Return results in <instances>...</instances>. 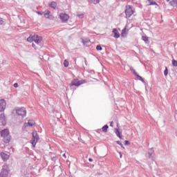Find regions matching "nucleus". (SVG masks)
Returning a JSON list of instances; mask_svg holds the SVG:
<instances>
[{
    "instance_id": "f257e3e1",
    "label": "nucleus",
    "mask_w": 177,
    "mask_h": 177,
    "mask_svg": "<svg viewBox=\"0 0 177 177\" xmlns=\"http://www.w3.org/2000/svg\"><path fill=\"white\" fill-rule=\"evenodd\" d=\"M27 41L28 42H34L32 44V48L37 50V49H39V46H41V43L42 42V37L39 36L38 35H30L27 38Z\"/></svg>"
},
{
    "instance_id": "f03ea898",
    "label": "nucleus",
    "mask_w": 177,
    "mask_h": 177,
    "mask_svg": "<svg viewBox=\"0 0 177 177\" xmlns=\"http://www.w3.org/2000/svg\"><path fill=\"white\" fill-rule=\"evenodd\" d=\"M39 140V136H38V133H37V131H33L32 138L30 140V142L32 145L33 147H35V145H37Z\"/></svg>"
},
{
    "instance_id": "7ed1b4c3",
    "label": "nucleus",
    "mask_w": 177,
    "mask_h": 177,
    "mask_svg": "<svg viewBox=\"0 0 177 177\" xmlns=\"http://www.w3.org/2000/svg\"><path fill=\"white\" fill-rule=\"evenodd\" d=\"M133 13H135V10L132 9V7H131V6H127L125 10L126 18L129 19L131 16L133 15Z\"/></svg>"
},
{
    "instance_id": "20e7f679",
    "label": "nucleus",
    "mask_w": 177,
    "mask_h": 177,
    "mask_svg": "<svg viewBox=\"0 0 177 177\" xmlns=\"http://www.w3.org/2000/svg\"><path fill=\"white\" fill-rule=\"evenodd\" d=\"M16 114L17 115H21V117H25L27 114V110H26V108L24 107H21V108H17L15 109Z\"/></svg>"
},
{
    "instance_id": "39448f33",
    "label": "nucleus",
    "mask_w": 177,
    "mask_h": 177,
    "mask_svg": "<svg viewBox=\"0 0 177 177\" xmlns=\"http://www.w3.org/2000/svg\"><path fill=\"white\" fill-rule=\"evenodd\" d=\"M59 19L62 23H67L70 20V15L64 12H61L59 13Z\"/></svg>"
},
{
    "instance_id": "423d86ee",
    "label": "nucleus",
    "mask_w": 177,
    "mask_h": 177,
    "mask_svg": "<svg viewBox=\"0 0 177 177\" xmlns=\"http://www.w3.org/2000/svg\"><path fill=\"white\" fill-rule=\"evenodd\" d=\"M5 109H6V101L5 100H0V112L5 111Z\"/></svg>"
},
{
    "instance_id": "0eeeda50",
    "label": "nucleus",
    "mask_w": 177,
    "mask_h": 177,
    "mask_svg": "<svg viewBox=\"0 0 177 177\" xmlns=\"http://www.w3.org/2000/svg\"><path fill=\"white\" fill-rule=\"evenodd\" d=\"M84 82L82 81H80L78 80H74L71 83V86H80V85H82Z\"/></svg>"
},
{
    "instance_id": "6e6552de",
    "label": "nucleus",
    "mask_w": 177,
    "mask_h": 177,
    "mask_svg": "<svg viewBox=\"0 0 177 177\" xmlns=\"http://www.w3.org/2000/svg\"><path fill=\"white\" fill-rule=\"evenodd\" d=\"M0 135L1 136V138H5L6 136H8L10 134L9 133V130L7 129H4L3 130H2L0 133Z\"/></svg>"
},
{
    "instance_id": "1a4fd4ad",
    "label": "nucleus",
    "mask_w": 177,
    "mask_h": 177,
    "mask_svg": "<svg viewBox=\"0 0 177 177\" xmlns=\"http://www.w3.org/2000/svg\"><path fill=\"white\" fill-rule=\"evenodd\" d=\"M0 156L3 160V161H8V160H9V155H8L7 153H6L5 152H1L0 153Z\"/></svg>"
},
{
    "instance_id": "9d476101",
    "label": "nucleus",
    "mask_w": 177,
    "mask_h": 177,
    "mask_svg": "<svg viewBox=\"0 0 177 177\" xmlns=\"http://www.w3.org/2000/svg\"><path fill=\"white\" fill-rule=\"evenodd\" d=\"M8 169L3 167L2 169V171L0 173V177H8Z\"/></svg>"
},
{
    "instance_id": "9b49d317",
    "label": "nucleus",
    "mask_w": 177,
    "mask_h": 177,
    "mask_svg": "<svg viewBox=\"0 0 177 177\" xmlns=\"http://www.w3.org/2000/svg\"><path fill=\"white\" fill-rule=\"evenodd\" d=\"M112 34H113L114 38L118 39L120 37V32H118V30H117V28L113 29Z\"/></svg>"
},
{
    "instance_id": "f8f14e48",
    "label": "nucleus",
    "mask_w": 177,
    "mask_h": 177,
    "mask_svg": "<svg viewBox=\"0 0 177 177\" xmlns=\"http://www.w3.org/2000/svg\"><path fill=\"white\" fill-rule=\"evenodd\" d=\"M10 139H12L10 135H8L6 137H3V141L4 142V143H9L10 142Z\"/></svg>"
},
{
    "instance_id": "ddd939ff",
    "label": "nucleus",
    "mask_w": 177,
    "mask_h": 177,
    "mask_svg": "<svg viewBox=\"0 0 177 177\" xmlns=\"http://www.w3.org/2000/svg\"><path fill=\"white\" fill-rule=\"evenodd\" d=\"M48 6L50 8H52V9H56L57 8V3L56 1H51L49 4Z\"/></svg>"
},
{
    "instance_id": "4468645a",
    "label": "nucleus",
    "mask_w": 177,
    "mask_h": 177,
    "mask_svg": "<svg viewBox=\"0 0 177 177\" xmlns=\"http://www.w3.org/2000/svg\"><path fill=\"white\" fill-rule=\"evenodd\" d=\"M147 3L148 6H150L151 5H153V6H158V5L153 0H147Z\"/></svg>"
},
{
    "instance_id": "2eb2a0df",
    "label": "nucleus",
    "mask_w": 177,
    "mask_h": 177,
    "mask_svg": "<svg viewBox=\"0 0 177 177\" xmlns=\"http://www.w3.org/2000/svg\"><path fill=\"white\" fill-rule=\"evenodd\" d=\"M127 32H128V29L125 27L122 30L121 37H125V35H127Z\"/></svg>"
},
{
    "instance_id": "dca6fc26",
    "label": "nucleus",
    "mask_w": 177,
    "mask_h": 177,
    "mask_svg": "<svg viewBox=\"0 0 177 177\" xmlns=\"http://www.w3.org/2000/svg\"><path fill=\"white\" fill-rule=\"evenodd\" d=\"M115 133H116V136H118V138H119L120 139H122V136H121V132H120V129H115Z\"/></svg>"
},
{
    "instance_id": "f3484780",
    "label": "nucleus",
    "mask_w": 177,
    "mask_h": 177,
    "mask_svg": "<svg viewBox=\"0 0 177 177\" xmlns=\"http://www.w3.org/2000/svg\"><path fill=\"white\" fill-rule=\"evenodd\" d=\"M44 17H46V19H50V11L46 10L44 13Z\"/></svg>"
},
{
    "instance_id": "a211bd4d",
    "label": "nucleus",
    "mask_w": 177,
    "mask_h": 177,
    "mask_svg": "<svg viewBox=\"0 0 177 177\" xmlns=\"http://www.w3.org/2000/svg\"><path fill=\"white\" fill-rule=\"evenodd\" d=\"M169 3L171 6L175 8V6H177V0H170Z\"/></svg>"
},
{
    "instance_id": "6ab92c4d",
    "label": "nucleus",
    "mask_w": 177,
    "mask_h": 177,
    "mask_svg": "<svg viewBox=\"0 0 177 177\" xmlns=\"http://www.w3.org/2000/svg\"><path fill=\"white\" fill-rule=\"evenodd\" d=\"M0 121L3 122H6V118H5V114L1 113L0 115Z\"/></svg>"
},
{
    "instance_id": "aec40b11",
    "label": "nucleus",
    "mask_w": 177,
    "mask_h": 177,
    "mask_svg": "<svg viewBox=\"0 0 177 177\" xmlns=\"http://www.w3.org/2000/svg\"><path fill=\"white\" fill-rule=\"evenodd\" d=\"M142 41H144V42H145L146 44H147V42H149V37L147 36H142Z\"/></svg>"
},
{
    "instance_id": "412c9836",
    "label": "nucleus",
    "mask_w": 177,
    "mask_h": 177,
    "mask_svg": "<svg viewBox=\"0 0 177 177\" xmlns=\"http://www.w3.org/2000/svg\"><path fill=\"white\" fill-rule=\"evenodd\" d=\"M107 129H109V126L107 124L104 125L102 128V132H107Z\"/></svg>"
},
{
    "instance_id": "4be33fe9",
    "label": "nucleus",
    "mask_w": 177,
    "mask_h": 177,
    "mask_svg": "<svg viewBox=\"0 0 177 177\" xmlns=\"http://www.w3.org/2000/svg\"><path fill=\"white\" fill-rule=\"evenodd\" d=\"M28 124L29 127H32L35 124V122L32 120H29Z\"/></svg>"
},
{
    "instance_id": "5701e85b",
    "label": "nucleus",
    "mask_w": 177,
    "mask_h": 177,
    "mask_svg": "<svg viewBox=\"0 0 177 177\" xmlns=\"http://www.w3.org/2000/svg\"><path fill=\"white\" fill-rule=\"evenodd\" d=\"M64 67H68V61H67L66 59H65L64 61Z\"/></svg>"
},
{
    "instance_id": "b1692460",
    "label": "nucleus",
    "mask_w": 177,
    "mask_h": 177,
    "mask_svg": "<svg viewBox=\"0 0 177 177\" xmlns=\"http://www.w3.org/2000/svg\"><path fill=\"white\" fill-rule=\"evenodd\" d=\"M172 65L174 66V67H177V61L175 59L172 60Z\"/></svg>"
},
{
    "instance_id": "393cba45",
    "label": "nucleus",
    "mask_w": 177,
    "mask_h": 177,
    "mask_svg": "<svg viewBox=\"0 0 177 177\" xmlns=\"http://www.w3.org/2000/svg\"><path fill=\"white\" fill-rule=\"evenodd\" d=\"M164 75H165V77H167V75H168V68H165V70L164 71Z\"/></svg>"
},
{
    "instance_id": "a878e982",
    "label": "nucleus",
    "mask_w": 177,
    "mask_h": 177,
    "mask_svg": "<svg viewBox=\"0 0 177 177\" xmlns=\"http://www.w3.org/2000/svg\"><path fill=\"white\" fill-rule=\"evenodd\" d=\"M99 2H100V0H93V3H94V5L99 3Z\"/></svg>"
},
{
    "instance_id": "bb28decb",
    "label": "nucleus",
    "mask_w": 177,
    "mask_h": 177,
    "mask_svg": "<svg viewBox=\"0 0 177 177\" xmlns=\"http://www.w3.org/2000/svg\"><path fill=\"white\" fill-rule=\"evenodd\" d=\"M137 77L140 81H142V82H143V81H145V80H143V78L141 76H140L139 75H137Z\"/></svg>"
},
{
    "instance_id": "cd10ccee",
    "label": "nucleus",
    "mask_w": 177,
    "mask_h": 177,
    "mask_svg": "<svg viewBox=\"0 0 177 177\" xmlns=\"http://www.w3.org/2000/svg\"><path fill=\"white\" fill-rule=\"evenodd\" d=\"M97 50H102V46H97L96 47Z\"/></svg>"
},
{
    "instance_id": "c85d7f7f",
    "label": "nucleus",
    "mask_w": 177,
    "mask_h": 177,
    "mask_svg": "<svg viewBox=\"0 0 177 177\" xmlns=\"http://www.w3.org/2000/svg\"><path fill=\"white\" fill-rule=\"evenodd\" d=\"M3 23H4L3 19L2 18H0V26H2Z\"/></svg>"
},
{
    "instance_id": "c756f323",
    "label": "nucleus",
    "mask_w": 177,
    "mask_h": 177,
    "mask_svg": "<svg viewBox=\"0 0 177 177\" xmlns=\"http://www.w3.org/2000/svg\"><path fill=\"white\" fill-rule=\"evenodd\" d=\"M78 17H80V19H84V14H80L79 15H77Z\"/></svg>"
},
{
    "instance_id": "7c9ffc66",
    "label": "nucleus",
    "mask_w": 177,
    "mask_h": 177,
    "mask_svg": "<svg viewBox=\"0 0 177 177\" xmlns=\"http://www.w3.org/2000/svg\"><path fill=\"white\" fill-rule=\"evenodd\" d=\"M14 87L15 88H18L19 87V84L17 83H15L14 84Z\"/></svg>"
},
{
    "instance_id": "2f4dec72",
    "label": "nucleus",
    "mask_w": 177,
    "mask_h": 177,
    "mask_svg": "<svg viewBox=\"0 0 177 177\" xmlns=\"http://www.w3.org/2000/svg\"><path fill=\"white\" fill-rule=\"evenodd\" d=\"M113 124H114V122H111L110 127H111V128L114 127Z\"/></svg>"
},
{
    "instance_id": "473e14b6",
    "label": "nucleus",
    "mask_w": 177,
    "mask_h": 177,
    "mask_svg": "<svg viewBox=\"0 0 177 177\" xmlns=\"http://www.w3.org/2000/svg\"><path fill=\"white\" fill-rule=\"evenodd\" d=\"M133 73L134 75H136L138 77V73H136V71L135 70L133 71Z\"/></svg>"
},
{
    "instance_id": "72a5a7b5",
    "label": "nucleus",
    "mask_w": 177,
    "mask_h": 177,
    "mask_svg": "<svg viewBox=\"0 0 177 177\" xmlns=\"http://www.w3.org/2000/svg\"><path fill=\"white\" fill-rule=\"evenodd\" d=\"M124 142H125V145H129V141L125 140Z\"/></svg>"
},
{
    "instance_id": "f704fd0d",
    "label": "nucleus",
    "mask_w": 177,
    "mask_h": 177,
    "mask_svg": "<svg viewBox=\"0 0 177 177\" xmlns=\"http://www.w3.org/2000/svg\"><path fill=\"white\" fill-rule=\"evenodd\" d=\"M88 160L90 161V162H92V161H93V159L89 158Z\"/></svg>"
},
{
    "instance_id": "c9c22d12",
    "label": "nucleus",
    "mask_w": 177,
    "mask_h": 177,
    "mask_svg": "<svg viewBox=\"0 0 177 177\" xmlns=\"http://www.w3.org/2000/svg\"><path fill=\"white\" fill-rule=\"evenodd\" d=\"M38 15H44V13H41V12H37Z\"/></svg>"
},
{
    "instance_id": "e433bc0d",
    "label": "nucleus",
    "mask_w": 177,
    "mask_h": 177,
    "mask_svg": "<svg viewBox=\"0 0 177 177\" xmlns=\"http://www.w3.org/2000/svg\"><path fill=\"white\" fill-rule=\"evenodd\" d=\"M117 127H118V128H120L118 123L117 124Z\"/></svg>"
},
{
    "instance_id": "4c0bfd02",
    "label": "nucleus",
    "mask_w": 177,
    "mask_h": 177,
    "mask_svg": "<svg viewBox=\"0 0 177 177\" xmlns=\"http://www.w3.org/2000/svg\"><path fill=\"white\" fill-rule=\"evenodd\" d=\"M63 156H64V157H66V153H64V154L63 155Z\"/></svg>"
},
{
    "instance_id": "58836bf2",
    "label": "nucleus",
    "mask_w": 177,
    "mask_h": 177,
    "mask_svg": "<svg viewBox=\"0 0 177 177\" xmlns=\"http://www.w3.org/2000/svg\"><path fill=\"white\" fill-rule=\"evenodd\" d=\"M120 158H122V155L120 154Z\"/></svg>"
},
{
    "instance_id": "ea45409f",
    "label": "nucleus",
    "mask_w": 177,
    "mask_h": 177,
    "mask_svg": "<svg viewBox=\"0 0 177 177\" xmlns=\"http://www.w3.org/2000/svg\"><path fill=\"white\" fill-rule=\"evenodd\" d=\"M167 2H169V0H167Z\"/></svg>"
}]
</instances>
